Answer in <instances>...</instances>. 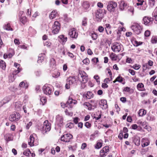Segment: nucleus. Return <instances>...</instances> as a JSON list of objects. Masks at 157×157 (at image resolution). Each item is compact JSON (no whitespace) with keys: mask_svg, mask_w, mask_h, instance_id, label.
<instances>
[{"mask_svg":"<svg viewBox=\"0 0 157 157\" xmlns=\"http://www.w3.org/2000/svg\"><path fill=\"white\" fill-rule=\"evenodd\" d=\"M78 82V77L77 76L69 77L67 79L65 87L67 89H69L70 88V85H77Z\"/></svg>","mask_w":157,"mask_h":157,"instance_id":"obj_1","label":"nucleus"},{"mask_svg":"<svg viewBox=\"0 0 157 157\" xmlns=\"http://www.w3.org/2000/svg\"><path fill=\"white\" fill-rule=\"evenodd\" d=\"M106 13L107 11L105 9H99L97 10L95 13L96 20L98 21H101Z\"/></svg>","mask_w":157,"mask_h":157,"instance_id":"obj_2","label":"nucleus"},{"mask_svg":"<svg viewBox=\"0 0 157 157\" xmlns=\"http://www.w3.org/2000/svg\"><path fill=\"white\" fill-rule=\"evenodd\" d=\"M131 28L136 34L140 33L143 29L142 26L137 23H133L131 26Z\"/></svg>","mask_w":157,"mask_h":157,"instance_id":"obj_3","label":"nucleus"},{"mask_svg":"<svg viewBox=\"0 0 157 157\" xmlns=\"http://www.w3.org/2000/svg\"><path fill=\"white\" fill-rule=\"evenodd\" d=\"M44 94L50 96L53 92L52 86L49 84H46L44 85L42 88Z\"/></svg>","mask_w":157,"mask_h":157,"instance_id":"obj_4","label":"nucleus"},{"mask_svg":"<svg viewBox=\"0 0 157 157\" xmlns=\"http://www.w3.org/2000/svg\"><path fill=\"white\" fill-rule=\"evenodd\" d=\"M51 128V124L49 123L48 121L46 120L44 122L43 125L40 128V130L43 134H44L47 132L50 131Z\"/></svg>","mask_w":157,"mask_h":157,"instance_id":"obj_5","label":"nucleus"},{"mask_svg":"<svg viewBox=\"0 0 157 157\" xmlns=\"http://www.w3.org/2000/svg\"><path fill=\"white\" fill-rule=\"evenodd\" d=\"M111 48L113 51L116 52H122L123 51L122 45L118 42L113 43L111 46Z\"/></svg>","mask_w":157,"mask_h":157,"instance_id":"obj_6","label":"nucleus"},{"mask_svg":"<svg viewBox=\"0 0 157 157\" xmlns=\"http://www.w3.org/2000/svg\"><path fill=\"white\" fill-rule=\"evenodd\" d=\"M117 6V4L116 2L112 1H109L107 4V9L109 11L113 12Z\"/></svg>","mask_w":157,"mask_h":157,"instance_id":"obj_7","label":"nucleus"},{"mask_svg":"<svg viewBox=\"0 0 157 157\" xmlns=\"http://www.w3.org/2000/svg\"><path fill=\"white\" fill-rule=\"evenodd\" d=\"M79 78V81L83 83H86L88 80V78L86 73L84 71H81L79 74L78 75V78Z\"/></svg>","mask_w":157,"mask_h":157,"instance_id":"obj_8","label":"nucleus"},{"mask_svg":"<svg viewBox=\"0 0 157 157\" xmlns=\"http://www.w3.org/2000/svg\"><path fill=\"white\" fill-rule=\"evenodd\" d=\"M29 84L26 81H24L21 82L19 85L18 89H20L19 92H17L18 94H21L23 92V90L28 88Z\"/></svg>","mask_w":157,"mask_h":157,"instance_id":"obj_9","label":"nucleus"},{"mask_svg":"<svg viewBox=\"0 0 157 157\" xmlns=\"http://www.w3.org/2000/svg\"><path fill=\"white\" fill-rule=\"evenodd\" d=\"M60 29V24L57 21H55L53 24L52 28V33L54 34H57Z\"/></svg>","mask_w":157,"mask_h":157,"instance_id":"obj_10","label":"nucleus"},{"mask_svg":"<svg viewBox=\"0 0 157 157\" xmlns=\"http://www.w3.org/2000/svg\"><path fill=\"white\" fill-rule=\"evenodd\" d=\"M36 134H33L30 136L29 140L28 141V144L30 146L32 147L34 145H37L38 144V142L36 139H35Z\"/></svg>","mask_w":157,"mask_h":157,"instance_id":"obj_11","label":"nucleus"},{"mask_svg":"<svg viewBox=\"0 0 157 157\" xmlns=\"http://www.w3.org/2000/svg\"><path fill=\"white\" fill-rule=\"evenodd\" d=\"M20 117L19 113L16 112L10 115L9 119L10 121L12 122L17 121L19 120Z\"/></svg>","mask_w":157,"mask_h":157,"instance_id":"obj_12","label":"nucleus"},{"mask_svg":"<svg viewBox=\"0 0 157 157\" xmlns=\"http://www.w3.org/2000/svg\"><path fill=\"white\" fill-rule=\"evenodd\" d=\"M153 18L147 16L144 17L143 19L142 23L146 26H149L152 23Z\"/></svg>","mask_w":157,"mask_h":157,"instance_id":"obj_13","label":"nucleus"},{"mask_svg":"<svg viewBox=\"0 0 157 157\" xmlns=\"http://www.w3.org/2000/svg\"><path fill=\"white\" fill-rule=\"evenodd\" d=\"M68 34L71 38L74 39H76L78 36V33L75 28L70 29L68 32Z\"/></svg>","mask_w":157,"mask_h":157,"instance_id":"obj_14","label":"nucleus"},{"mask_svg":"<svg viewBox=\"0 0 157 157\" xmlns=\"http://www.w3.org/2000/svg\"><path fill=\"white\" fill-rule=\"evenodd\" d=\"M109 151V147L108 146H105L103 147L100 151V155L101 157L105 156Z\"/></svg>","mask_w":157,"mask_h":157,"instance_id":"obj_15","label":"nucleus"},{"mask_svg":"<svg viewBox=\"0 0 157 157\" xmlns=\"http://www.w3.org/2000/svg\"><path fill=\"white\" fill-rule=\"evenodd\" d=\"M72 138V136L70 134H66L63 135L61 138V141L65 142H68Z\"/></svg>","mask_w":157,"mask_h":157,"instance_id":"obj_16","label":"nucleus"},{"mask_svg":"<svg viewBox=\"0 0 157 157\" xmlns=\"http://www.w3.org/2000/svg\"><path fill=\"white\" fill-rule=\"evenodd\" d=\"M83 105L85 108L89 110L94 109L96 107L95 105H92L89 102H86L84 103Z\"/></svg>","mask_w":157,"mask_h":157,"instance_id":"obj_17","label":"nucleus"},{"mask_svg":"<svg viewBox=\"0 0 157 157\" xmlns=\"http://www.w3.org/2000/svg\"><path fill=\"white\" fill-rule=\"evenodd\" d=\"M99 105L102 109H106L107 108V101L105 99H102L99 102Z\"/></svg>","mask_w":157,"mask_h":157,"instance_id":"obj_18","label":"nucleus"},{"mask_svg":"<svg viewBox=\"0 0 157 157\" xmlns=\"http://www.w3.org/2000/svg\"><path fill=\"white\" fill-rule=\"evenodd\" d=\"M81 5L83 9L86 10L88 9L90 6L89 2L86 1H84L82 2Z\"/></svg>","mask_w":157,"mask_h":157,"instance_id":"obj_19","label":"nucleus"},{"mask_svg":"<svg viewBox=\"0 0 157 157\" xmlns=\"http://www.w3.org/2000/svg\"><path fill=\"white\" fill-rule=\"evenodd\" d=\"M56 122L59 125L61 126L63 123V119L62 116L58 115L56 118Z\"/></svg>","mask_w":157,"mask_h":157,"instance_id":"obj_20","label":"nucleus"},{"mask_svg":"<svg viewBox=\"0 0 157 157\" xmlns=\"http://www.w3.org/2000/svg\"><path fill=\"white\" fill-rule=\"evenodd\" d=\"M111 28V26L109 24H106L105 25V29L107 34H111L112 33Z\"/></svg>","mask_w":157,"mask_h":157,"instance_id":"obj_21","label":"nucleus"},{"mask_svg":"<svg viewBox=\"0 0 157 157\" xmlns=\"http://www.w3.org/2000/svg\"><path fill=\"white\" fill-rule=\"evenodd\" d=\"M93 95L92 92L88 91L86 93L84 94L83 97L86 99H90L93 98Z\"/></svg>","mask_w":157,"mask_h":157,"instance_id":"obj_22","label":"nucleus"},{"mask_svg":"<svg viewBox=\"0 0 157 157\" xmlns=\"http://www.w3.org/2000/svg\"><path fill=\"white\" fill-rule=\"evenodd\" d=\"M45 57V55L44 54H41L39 55L37 60V62L40 64L44 60Z\"/></svg>","mask_w":157,"mask_h":157,"instance_id":"obj_23","label":"nucleus"},{"mask_svg":"<svg viewBox=\"0 0 157 157\" xmlns=\"http://www.w3.org/2000/svg\"><path fill=\"white\" fill-rule=\"evenodd\" d=\"M3 28L4 29L7 31L13 30V29L11 27L10 24L9 23H7L4 24L3 26Z\"/></svg>","mask_w":157,"mask_h":157,"instance_id":"obj_24","label":"nucleus"},{"mask_svg":"<svg viewBox=\"0 0 157 157\" xmlns=\"http://www.w3.org/2000/svg\"><path fill=\"white\" fill-rule=\"evenodd\" d=\"M126 6V4L125 3L124 1H121L120 2L119 5V9L122 11L123 10L124 8Z\"/></svg>","mask_w":157,"mask_h":157,"instance_id":"obj_25","label":"nucleus"},{"mask_svg":"<svg viewBox=\"0 0 157 157\" xmlns=\"http://www.w3.org/2000/svg\"><path fill=\"white\" fill-rule=\"evenodd\" d=\"M137 89L140 91H144L145 90V89L144 88V85L142 83H139L137 84Z\"/></svg>","mask_w":157,"mask_h":157,"instance_id":"obj_26","label":"nucleus"},{"mask_svg":"<svg viewBox=\"0 0 157 157\" xmlns=\"http://www.w3.org/2000/svg\"><path fill=\"white\" fill-rule=\"evenodd\" d=\"M57 15V12L56 10H54L52 11L49 15V18L51 19L55 18Z\"/></svg>","mask_w":157,"mask_h":157,"instance_id":"obj_27","label":"nucleus"},{"mask_svg":"<svg viewBox=\"0 0 157 157\" xmlns=\"http://www.w3.org/2000/svg\"><path fill=\"white\" fill-rule=\"evenodd\" d=\"M21 104L20 101H17L15 102V109L16 110L18 111L20 109V108L21 106Z\"/></svg>","mask_w":157,"mask_h":157,"instance_id":"obj_28","label":"nucleus"},{"mask_svg":"<svg viewBox=\"0 0 157 157\" xmlns=\"http://www.w3.org/2000/svg\"><path fill=\"white\" fill-rule=\"evenodd\" d=\"M110 57L112 60L115 61L117 59V56L115 53H111L110 55Z\"/></svg>","mask_w":157,"mask_h":157,"instance_id":"obj_29","label":"nucleus"},{"mask_svg":"<svg viewBox=\"0 0 157 157\" xmlns=\"http://www.w3.org/2000/svg\"><path fill=\"white\" fill-rule=\"evenodd\" d=\"M0 67L3 70H5L6 67V64L5 62L2 60L0 61Z\"/></svg>","mask_w":157,"mask_h":157,"instance_id":"obj_30","label":"nucleus"},{"mask_svg":"<svg viewBox=\"0 0 157 157\" xmlns=\"http://www.w3.org/2000/svg\"><path fill=\"white\" fill-rule=\"evenodd\" d=\"M146 111L144 109H141L139 110L138 114L139 116H143L146 114Z\"/></svg>","mask_w":157,"mask_h":157,"instance_id":"obj_31","label":"nucleus"},{"mask_svg":"<svg viewBox=\"0 0 157 157\" xmlns=\"http://www.w3.org/2000/svg\"><path fill=\"white\" fill-rule=\"evenodd\" d=\"M67 102L69 104H77V101L76 100H73L72 98L69 97Z\"/></svg>","mask_w":157,"mask_h":157,"instance_id":"obj_32","label":"nucleus"},{"mask_svg":"<svg viewBox=\"0 0 157 157\" xmlns=\"http://www.w3.org/2000/svg\"><path fill=\"white\" fill-rule=\"evenodd\" d=\"M60 73L57 71H54L52 73V76L55 78H57L60 75Z\"/></svg>","mask_w":157,"mask_h":157,"instance_id":"obj_33","label":"nucleus"},{"mask_svg":"<svg viewBox=\"0 0 157 157\" xmlns=\"http://www.w3.org/2000/svg\"><path fill=\"white\" fill-rule=\"evenodd\" d=\"M141 6L140 8V9L142 10H145L147 6V5L146 2H144L142 6Z\"/></svg>","mask_w":157,"mask_h":157,"instance_id":"obj_34","label":"nucleus"},{"mask_svg":"<svg viewBox=\"0 0 157 157\" xmlns=\"http://www.w3.org/2000/svg\"><path fill=\"white\" fill-rule=\"evenodd\" d=\"M59 37L63 42H65L67 41V37H65L63 35H60L59 36Z\"/></svg>","mask_w":157,"mask_h":157,"instance_id":"obj_35","label":"nucleus"},{"mask_svg":"<svg viewBox=\"0 0 157 157\" xmlns=\"http://www.w3.org/2000/svg\"><path fill=\"white\" fill-rule=\"evenodd\" d=\"M87 18L86 17H84L83 18L82 22V25L83 26H86L87 25Z\"/></svg>","mask_w":157,"mask_h":157,"instance_id":"obj_36","label":"nucleus"},{"mask_svg":"<svg viewBox=\"0 0 157 157\" xmlns=\"http://www.w3.org/2000/svg\"><path fill=\"white\" fill-rule=\"evenodd\" d=\"M102 145V143L100 142H98L95 145V147L96 149H99L101 147Z\"/></svg>","mask_w":157,"mask_h":157,"instance_id":"obj_37","label":"nucleus"},{"mask_svg":"<svg viewBox=\"0 0 157 157\" xmlns=\"http://www.w3.org/2000/svg\"><path fill=\"white\" fill-rule=\"evenodd\" d=\"M117 82L121 83L124 80V78H122L120 75H119L117 78Z\"/></svg>","mask_w":157,"mask_h":157,"instance_id":"obj_38","label":"nucleus"},{"mask_svg":"<svg viewBox=\"0 0 157 157\" xmlns=\"http://www.w3.org/2000/svg\"><path fill=\"white\" fill-rule=\"evenodd\" d=\"M30 154V150L28 149H26L23 152V154L24 155L28 156L29 157V155Z\"/></svg>","mask_w":157,"mask_h":157,"instance_id":"obj_39","label":"nucleus"},{"mask_svg":"<svg viewBox=\"0 0 157 157\" xmlns=\"http://www.w3.org/2000/svg\"><path fill=\"white\" fill-rule=\"evenodd\" d=\"M27 18L26 17H21L20 18V21L23 24H25L27 22Z\"/></svg>","mask_w":157,"mask_h":157,"instance_id":"obj_40","label":"nucleus"},{"mask_svg":"<svg viewBox=\"0 0 157 157\" xmlns=\"http://www.w3.org/2000/svg\"><path fill=\"white\" fill-rule=\"evenodd\" d=\"M137 2L136 3L137 6H142L144 2H145L144 0H137Z\"/></svg>","mask_w":157,"mask_h":157,"instance_id":"obj_41","label":"nucleus"},{"mask_svg":"<svg viewBox=\"0 0 157 157\" xmlns=\"http://www.w3.org/2000/svg\"><path fill=\"white\" fill-rule=\"evenodd\" d=\"M29 31L30 33L35 34L36 33V31L31 27H30L29 29Z\"/></svg>","mask_w":157,"mask_h":157,"instance_id":"obj_42","label":"nucleus"},{"mask_svg":"<svg viewBox=\"0 0 157 157\" xmlns=\"http://www.w3.org/2000/svg\"><path fill=\"white\" fill-rule=\"evenodd\" d=\"M134 142L135 144L137 146H139L140 144V140L139 139H135Z\"/></svg>","mask_w":157,"mask_h":157,"instance_id":"obj_43","label":"nucleus"},{"mask_svg":"<svg viewBox=\"0 0 157 157\" xmlns=\"http://www.w3.org/2000/svg\"><path fill=\"white\" fill-rule=\"evenodd\" d=\"M148 1L149 6L151 7H153L155 5V0H148Z\"/></svg>","mask_w":157,"mask_h":157,"instance_id":"obj_44","label":"nucleus"},{"mask_svg":"<svg viewBox=\"0 0 157 157\" xmlns=\"http://www.w3.org/2000/svg\"><path fill=\"white\" fill-rule=\"evenodd\" d=\"M151 42L153 44L156 43L157 42V38L155 36L152 37L151 39Z\"/></svg>","mask_w":157,"mask_h":157,"instance_id":"obj_45","label":"nucleus"},{"mask_svg":"<svg viewBox=\"0 0 157 157\" xmlns=\"http://www.w3.org/2000/svg\"><path fill=\"white\" fill-rule=\"evenodd\" d=\"M40 101L42 102V105H44L47 101V99L44 97H42L40 98Z\"/></svg>","mask_w":157,"mask_h":157,"instance_id":"obj_46","label":"nucleus"},{"mask_svg":"<svg viewBox=\"0 0 157 157\" xmlns=\"http://www.w3.org/2000/svg\"><path fill=\"white\" fill-rule=\"evenodd\" d=\"M82 62L85 64L88 65L89 63L90 60L88 58H86L83 60Z\"/></svg>","mask_w":157,"mask_h":157,"instance_id":"obj_47","label":"nucleus"},{"mask_svg":"<svg viewBox=\"0 0 157 157\" xmlns=\"http://www.w3.org/2000/svg\"><path fill=\"white\" fill-rule=\"evenodd\" d=\"M128 11V12L132 13V15H133L134 14V8L133 7L130 6L129 7Z\"/></svg>","mask_w":157,"mask_h":157,"instance_id":"obj_48","label":"nucleus"},{"mask_svg":"<svg viewBox=\"0 0 157 157\" xmlns=\"http://www.w3.org/2000/svg\"><path fill=\"white\" fill-rule=\"evenodd\" d=\"M91 36L93 40H95L97 38L98 36L95 33H92Z\"/></svg>","mask_w":157,"mask_h":157,"instance_id":"obj_49","label":"nucleus"},{"mask_svg":"<svg viewBox=\"0 0 157 157\" xmlns=\"http://www.w3.org/2000/svg\"><path fill=\"white\" fill-rule=\"evenodd\" d=\"M12 52L9 53V54L8 55V57L9 58H11L14 55V51L13 49H12Z\"/></svg>","mask_w":157,"mask_h":157,"instance_id":"obj_50","label":"nucleus"},{"mask_svg":"<svg viewBox=\"0 0 157 157\" xmlns=\"http://www.w3.org/2000/svg\"><path fill=\"white\" fill-rule=\"evenodd\" d=\"M51 43L49 41H46L44 42V45L48 47H49L51 45Z\"/></svg>","mask_w":157,"mask_h":157,"instance_id":"obj_51","label":"nucleus"},{"mask_svg":"<svg viewBox=\"0 0 157 157\" xmlns=\"http://www.w3.org/2000/svg\"><path fill=\"white\" fill-rule=\"evenodd\" d=\"M154 17L156 21H157V11L155 10L153 13Z\"/></svg>","mask_w":157,"mask_h":157,"instance_id":"obj_52","label":"nucleus"},{"mask_svg":"<svg viewBox=\"0 0 157 157\" xmlns=\"http://www.w3.org/2000/svg\"><path fill=\"white\" fill-rule=\"evenodd\" d=\"M73 124L72 123H69L66 125V128H71L73 127Z\"/></svg>","mask_w":157,"mask_h":157,"instance_id":"obj_53","label":"nucleus"},{"mask_svg":"<svg viewBox=\"0 0 157 157\" xmlns=\"http://www.w3.org/2000/svg\"><path fill=\"white\" fill-rule=\"evenodd\" d=\"M140 66L138 64H135L133 66V68L136 70H138L140 68Z\"/></svg>","mask_w":157,"mask_h":157,"instance_id":"obj_54","label":"nucleus"},{"mask_svg":"<svg viewBox=\"0 0 157 157\" xmlns=\"http://www.w3.org/2000/svg\"><path fill=\"white\" fill-rule=\"evenodd\" d=\"M21 71V68H20L17 67V70H14V74L16 75L17 74L19 73Z\"/></svg>","mask_w":157,"mask_h":157,"instance_id":"obj_55","label":"nucleus"},{"mask_svg":"<svg viewBox=\"0 0 157 157\" xmlns=\"http://www.w3.org/2000/svg\"><path fill=\"white\" fill-rule=\"evenodd\" d=\"M150 35V32L149 31L146 30L144 33V35L145 36L148 37Z\"/></svg>","mask_w":157,"mask_h":157,"instance_id":"obj_56","label":"nucleus"},{"mask_svg":"<svg viewBox=\"0 0 157 157\" xmlns=\"http://www.w3.org/2000/svg\"><path fill=\"white\" fill-rule=\"evenodd\" d=\"M131 91V89L130 87H126L124 88L123 91L130 92Z\"/></svg>","mask_w":157,"mask_h":157,"instance_id":"obj_57","label":"nucleus"},{"mask_svg":"<svg viewBox=\"0 0 157 157\" xmlns=\"http://www.w3.org/2000/svg\"><path fill=\"white\" fill-rule=\"evenodd\" d=\"M98 29L100 32L101 33L104 30V28L102 26H100L98 27Z\"/></svg>","mask_w":157,"mask_h":157,"instance_id":"obj_58","label":"nucleus"},{"mask_svg":"<svg viewBox=\"0 0 157 157\" xmlns=\"http://www.w3.org/2000/svg\"><path fill=\"white\" fill-rule=\"evenodd\" d=\"M85 125L87 128H89L91 126V124L88 122H86L85 123Z\"/></svg>","mask_w":157,"mask_h":157,"instance_id":"obj_59","label":"nucleus"},{"mask_svg":"<svg viewBox=\"0 0 157 157\" xmlns=\"http://www.w3.org/2000/svg\"><path fill=\"white\" fill-rule=\"evenodd\" d=\"M94 78L98 82H100L99 80V77L98 75H95L94 77Z\"/></svg>","mask_w":157,"mask_h":157,"instance_id":"obj_60","label":"nucleus"},{"mask_svg":"<svg viewBox=\"0 0 157 157\" xmlns=\"http://www.w3.org/2000/svg\"><path fill=\"white\" fill-rule=\"evenodd\" d=\"M51 65L52 66V67H55V60L53 59H52L51 60Z\"/></svg>","mask_w":157,"mask_h":157,"instance_id":"obj_61","label":"nucleus"},{"mask_svg":"<svg viewBox=\"0 0 157 157\" xmlns=\"http://www.w3.org/2000/svg\"><path fill=\"white\" fill-rule=\"evenodd\" d=\"M65 112L66 113V114L67 115H68L70 116H72L73 115V113H72L70 112L69 113L68 112V110L67 109H66L65 110Z\"/></svg>","mask_w":157,"mask_h":157,"instance_id":"obj_62","label":"nucleus"},{"mask_svg":"<svg viewBox=\"0 0 157 157\" xmlns=\"http://www.w3.org/2000/svg\"><path fill=\"white\" fill-rule=\"evenodd\" d=\"M32 122L31 121L29 122L26 125V128L27 129H29V127L32 125Z\"/></svg>","mask_w":157,"mask_h":157,"instance_id":"obj_63","label":"nucleus"},{"mask_svg":"<svg viewBox=\"0 0 157 157\" xmlns=\"http://www.w3.org/2000/svg\"><path fill=\"white\" fill-rule=\"evenodd\" d=\"M129 72L132 75H135V71L133 70L129 69L128 70Z\"/></svg>","mask_w":157,"mask_h":157,"instance_id":"obj_64","label":"nucleus"}]
</instances>
